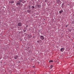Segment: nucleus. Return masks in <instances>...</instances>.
<instances>
[{
    "label": "nucleus",
    "instance_id": "obj_9",
    "mask_svg": "<svg viewBox=\"0 0 74 74\" xmlns=\"http://www.w3.org/2000/svg\"><path fill=\"white\" fill-rule=\"evenodd\" d=\"M10 3H11V4H12V3H14V1H12L11 2H9Z\"/></svg>",
    "mask_w": 74,
    "mask_h": 74
},
{
    "label": "nucleus",
    "instance_id": "obj_8",
    "mask_svg": "<svg viewBox=\"0 0 74 74\" xmlns=\"http://www.w3.org/2000/svg\"><path fill=\"white\" fill-rule=\"evenodd\" d=\"M60 51H61V52H63L64 51V49L63 48H61L60 49Z\"/></svg>",
    "mask_w": 74,
    "mask_h": 74
},
{
    "label": "nucleus",
    "instance_id": "obj_22",
    "mask_svg": "<svg viewBox=\"0 0 74 74\" xmlns=\"http://www.w3.org/2000/svg\"><path fill=\"white\" fill-rule=\"evenodd\" d=\"M35 67V66H34L33 67L34 68Z\"/></svg>",
    "mask_w": 74,
    "mask_h": 74
},
{
    "label": "nucleus",
    "instance_id": "obj_6",
    "mask_svg": "<svg viewBox=\"0 0 74 74\" xmlns=\"http://www.w3.org/2000/svg\"><path fill=\"white\" fill-rule=\"evenodd\" d=\"M63 10H61L59 11V14H61V13H63Z\"/></svg>",
    "mask_w": 74,
    "mask_h": 74
},
{
    "label": "nucleus",
    "instance_id": "obj_2",
    "mask_svg": "<svg viewBox=\"0 0 74 74\" xmlns=\"http://www.w3.org/2000/svg\"><path fill=\"white\" fill-rule=\"evenodd\" d=\"M19 1H18L17 2L18 3L16 4V5H21V2L19 3Z\"/></svg>",
    "mask_w": 74,
    "mask_h": 74
},
{
    "label": "nucleus",
    "instance_id": "obj_17",
    "mask_svg": "<svg viewBox=\"0 0 74 74\" xmlns=\"http://www.w3.org/2000/svg\"><path fill=\"white\" fill-rule=\"evenodd\" d=\"M23 0H19L20 2H22Z\"/></svg>",
    "mask_w": 74,
    "mask_h": 74
},
{
    "label": "nucleus",
    "instance_id": "obj_3",
    "mask_svg": "<svg viewBox=\"0 0 74 74\" xmlns=\"http://www.w3.org/2000/svg\"><path fill=\"white\" fill-rule=\"evenodd\" d=\"M40 38L41 39V40H43V39H44V36L41 35L40 37Z\"/></svg>",
    "mask_w": 74,
    "mask_h": 74
},
{
    "label": "nucleus",
    "instance_id": "obj_15",
    "mask_svg": "<svg viewBox=\"0 0 74 74\" xmlns=\"http://www.w3.org/2000/svg\"><path fill=\"white\" fill-rule=\"evenodd\" d=\"M37 42L39 43V42H41V40H39V41H38Z\"/></svg>",
    "mask_w": 74,
    "mask_h": 74
},
{
    "label": "nucleus",
    "instance_id": "obj_12",
    "mask_svg": "<svg viewBox=\"0 0 74 74\" xmlns=\"http://www.w3.org/2000/svg\"><path fill=\"white\" fill-rule=\"evenodd\" d=\"M37 7H38V8L40 7H41V6H40V5H37Z\"/></svg>",
    "mask_w": 74,
    "mask_h": 74
},
{
    "label": "nucleus",
    "instance_id": "obj_21",
    "mask_svg": "<svg viewBox=\"0 0 74 74\" xmlns=\"http://www.w3.org/2000/svg\"><path fill=\"white\" fill-rule=\"evenodd\" d=\"M72 23L73 24H74V21Z\"/></svg>",
    "mask_w": 74,
    "mask_h": 74
},
{
    "label": "nucleus",
    "instance_id": "obj_1",
    "mask_svg": "<svg viewBox=\"0 0 74 74\" xmlns=\"http://www.w3.org/2000/svg\"><path fill=\"white\" fill-rule=\"evenodd\" d=\"M17 26H22V23L19 22L18 23Z\"/></svg>",
    "mask_w": 74,
    "mask_h": 74
},
{
    "label": "nucleus",
    "instance_id": "obj_10",
    "mask_svg": "<svg viewBox=\"0 0 74 74\" xmlns=\"http://www.w3.org/2000/svg\"><path fill=\"white\" fill-rule=\"evenodd\" d=\"M64 3H62V8H63V7H64Z\"/></svg>",
    "mask_w": 74,
    "mask_h": 74
},
{
    "label": "nucleus",
    "instance_id": "obj_4",
    "mask_svg": "<svg viewBox=\"0 0 74 74\" xmlns=\"http://www.w3.org/2000/svg\"><path fill=\"white\" fill-rule=\"evenodd\" d=\"M14 58L15 59H16L18 58V56L17 55L15 56L14 57Z\"/></svg>",
    "mask_w": 74,
    "mask_h": 74
},
{
    "label": "nucleus",
    "instance_id": "obj_11",
    "mask_svg": "<svg viewBox=\"0 0 74 74\" xmlns=\"http://www.w3.org/2000/svg\"><path fill=\"white\" fill-rule=\"evenodd\" d=\"M30 7H31V6L30 5H29L28 6V8L29 9V10H30V8H31Z\"/></svg>",
    "mask_w": 74,
    "mask_h": 74
},
{
    "label": "nucleus",
    "instance_id": "obj_13",
    "mask_svg": "<svg viewBox=\"0 0 74 74\" xmlns=\"http://www.w3.org/2000/svg\"><path fill=\"white\" fill-rule=\"evenodd\" d=\"M51 62H53V61L52 60L49 61V63H51Z\"/></svg>",
    "mask_w": 74,
    "mask_h": 74
},
{
    "label": "nucleus",
    "instance_id": "obj_16",
    "mask_svg": "<svg viewBox=\"0 0 74 74\" xmlns=\"http://www.w3.org/2000/svg\"><path fill=\"white\" fill-rule=\"evenodd\" d=\"M53 66L52 65H51L50 66V68H51V69L52 68Z\"/></svg>",
    "mask_w": 74,
    "mask_h": 74
},
{
    "label": "nucleus",
    "instance_id": "obj_19",
    "mask_svg": "<svg viewBox=\"0 0 74 74\" xmlns=\"http://www.w3.org/2000/svg\"><path fill=\"white\" fill-rule=\"evenodd\" d=\"M69 26V24H68V25H66V27H67V26Z\"/></svg>",
    "mask_w": 74,
    "mask_h": 74
},
{
    "label": "nucleus",
    "instance_id": "obj_7",
    "mask_svg": "<svg viewBox=\"0 0 74 74\" xmlns=\"http://www.w3.org/2000/svg\"><path fill=\"white\" fill-rule=\"evenodd\" d=\"M60 0H57V4H59V3H60Z\"/></svg>",
    "mask_w": 74,
    "mask_h": 74
},
{
    "label": "nucleus",
    "instance_id": "obj_18",
    "mask_svg": "<svg viewBox=\"0 0 74 74\" xmlns=\"http://www.w3.org/2000/svg\"><path fill=\"white\" fill-rule=\"evenodd\" d=\"M23 32H26V29L23 30Z\"/></svg>",
    "mask_w": 74,
    "mask_h": 74
},
{
    "label": "nucleus",
    "instance_id": "obj_5",
    "mask_svg": "<svg viewBox=\"0 0 74 74\" xmlns=\"http://www.w3.org/2000/svg\"><path fill=\"white\" fill-rule=\"evenodd\" d=\"M31 11H32L31 10V9L30 10H27V13H31Z\"/></svg>",
    "mask_w": 74,
    "mask_h": 74
},
{
    "label": "nucleus",
    "instance_id": "obj_20",
    "mask_svg": "<svg viewBox=\"0 0 74 74\" xmlns=\"http://www.w3.org/2000/svg\"><path fill=\"white\" fill-rule=\"evenodd\" d=\"M27 27H28V25H27L26 26V28H27Z\"/></svg>",
    "mask_w": 74,
    "mask_h": 74
},
{
    "label": "nucleus",
    "instance_id": "obj_23",
    "mask_svg": "<svg viewBox=\"0 0 74 74\" xmlns=\"http://www.w3.org/2000/svg\"><path fill=\"white\" fill-rule=\"evenodd\" d=\"M25 3H26V1H25Z\"/></svg>",
    "mask_w": 74,
    "mask_h": 74
},
{
    "label": "nucleus",
    "instance_id": "obj_14",
    "mask_svg": "<svg viewBox=\"0 0 74 74\" xmlns=\"http://www.w3.org/2000/svg\"><path fill=\"white\" fill-rule=\"evenodd\" d=\"M31 8H32V10H33V9H34V8H35V7H34V6H32L31 7Z\"/></svg>",
    "mask_w": 74,
    "mask_h": 74
}]
</instances>
